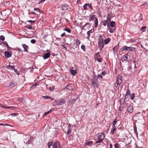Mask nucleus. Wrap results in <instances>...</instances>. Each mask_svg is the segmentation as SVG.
Here are the masks:
<instances>
[{"instance_id":"obj_23","label":"nucleus","mask_w":148,"mask_h":148,"mask_svg":"<svg viewBox=\"0 0 148 148\" xmlns=\"http://www.w3.org/2000/svg\"><path fill=\"white\" fill-rule=\"evenodd\" d=\"M130 90H128L126 92V93L125 94V98L124 99V101H125V100L127 98L126 96L128 95H130Z\"/></svg>"},{"instance_id":"obj_60","label":"nucleus","mask_w":148,"mask_h":148,"mask_svg":"<svg viewBox=\"0 0 148 148\" xmlns=\"http://www.w3.org/2000/svg\"><path fill=\"white\" fill-rule=\"evenodd\" d=\"M85 26H85V25L83 26H81V28L82 30H83Z\"/></svg>"},{"instance_id":"obj_51","label":"nucleus","mask_w":148,"mask_h":148,"mask_svg":"<svg viewBox=\"0 0 148 148\" xmlns=\"http://www.w3.org/2000/svg\"><path fill=\"white\" fill-rule=\"evenodd\" d=\"M36 42V40L35 39H32L31 40V42L32 44H34Z\"/></svg>"},{"instance_id":"obj_36","label":"nucleus","mask_w":148,"mask_h":148,"mask_svg":"<svg viewBox=\"0 0 148 148\" xmlns=\"http://www.w3.org/2000/svg\"><path fill=\"white\" fill-rule=\"evenodd\" d=\"M87 6H88V3H86L83 6V8L84 10H88Z\"/></svg>"},{"instance_id":"obj_53","label":"nucleus","mask_w":148,"mask_h":148,"mask_svg":"<svg viewBox=\"0 0 148 148\" xmlns=\"http://www.w3.org/2000/svg\"><path fill=\"white\" fill-rule=\"evenodd\" d=\"M85 26H88V27H90V24L89 23H87L85 24Z\"/></svg>"},{"instance_id":"obj_2","label":"nucleus","mask_w":148,"mask_h":148,"mask_svg":"<svg viewBox=\"0 0 148 148\" xmlns=\"http://www.w3.org/2000/svg\"><path fill=\"white\" fill-rule=\"evenodd\" d=\"M66 102L63 98H61L56 101V103L57 105H61L65 104Z\"/></svg>"},{"instance_id":"obj_7","label":"nucleus","mask_w":148,"mask_h":148,"mask_svg":"<svg viewBox=\"0 0 148 148\" xmlns=\"http://www.w3.org/2000/svg\"><path fill=\"white\" fill-rule=\"evenodd\" d=\"M52 146L53 148H60L59 143L58 141H56L53 143Z\"/></svg>"},{"instance_id":"obj_44","label":"nucleus","mask_w":148,"mask_h":148,"mask_svg":"<svg viewBox=\"0 0 148 148\" xmlns=\"http://www.w3.org/2000/svg\"><path fill=\"white\" fill-rule=\"evenodd\" d=\"M98 139H99V140H98V141H96V143H100L103 141L102 139L100 138Z\"/></svg>"},{"instance_id":"obj_34","label":"nucleus","mask_w":148,"mask_h":148,"mask_svg":"<svg viewBox=\"0 0 148 148\" xmlns=\"http://www.w3.org/2000/svg\"><path fill=\"white\" fill-rule=\"evenodd\" d=\"M119 49V47H114L113 48V51L114 53Z\"/></svg>"},{"instance_id":"obj_45","label":"nucleus","mask_w":148,"mask_h":148,"mask_svg":"<svg viewBox=\"0 0 148 148\" xmlns=\"http://www.w3.org/2000/svg\"><path fill=\"white\" fill-rule=\"evenodd\" d=\"M135 97V94L134 93H133L132 94L131 96V99L132 100H133L134 99Z\"/></svg>"},{"instance_id":"obj_50","label":"nucleus","mask_w":148,"mask_h":148,"mask_svg":"<svg viewBox=\"0 0 148 148\" xmlns=\"http://www.w3.org/2000/svg\"><path fill=\"white\" fill-rule=\"evenodd\" d=\"M37 85V84H33V85H32L30 87V89H32L34 87H35Z\"/></svg>"},{"instance_id":"obj_26","label":"nucleus","mask_w":148,"mask_h":148,"mask_svg":"<svg viewBox=\"0 0 148 148\" xmlns=\"http://www.w3.org/2000/svg\"><path fill=\"white\" fill-rule=\"evenodd\" d=\"M117 119L116 118L112 122V127H116L115 126L117 123Z\"/></svg>"},{"instance_id":"obj_29","label":"nucleus","mask_w":148,"mask_h":148,"mask_svg":"<svg viewBox=\"0 0 148 148\" xmlns=\"http://www.w3.org/2000/svg\"><path fill=\"white\" fill-rule=\"evenodd\" d=\"M98 45L99 46H104L103 41H99Z\"/></svg>"},{"instance_id":"obj_41","label":"nucleus","mask_w":148,"mask_h":148,"mask_svg":"<svg viewBox=\"0 0 148 148\" xmlns=\"http://www.w3.org/2000/svg\"><path fill=\"white\" fill-rule=\"evenodd\" d=\"M146 26H144L143 27H141V30H142V32H143L144 31H146Z\"/></svg>"},{"instance_id":"obj_24","label":"nucleus","mask_w":148,"mask_h":148,"mask_svg":"<svg viewBox=\"0 0 148 148\" xmlns=\"http://www.w3.org/2000/svg\"><path fill=\"white\" fill-rule=\"evenodd\" d=\"M101 23H103V25L104 26H106L109 22L107 21L104 20L102 21Z\"/></svg>"},{"instance_id":"obj_39","label":"nucleus","mask_w":148,"mask_h":148,"mask_svg":"<svg viewBox=\"0 0 148 148\" xmlns=\"http://www.w3.org/2000/svg\"><path fill=\"white\" fill-rule=\"evenodd\" d=\"M1 44L3 45V46H9L8 45L7 42L5 41L4 42H2V43H1Z\"/></svg>"},{"instance_id":"obj_14","label":"nucleus","mask_w":148,"mask_h":148,"mask_svg":"<svg viewBox=\"0 0 148 148\" xmlns=\"http://www.w3.org/2000/svg\"><path fill=\"white\" fill-rule=\"evenodd\" d=\"M66 88L68 90H72L73 89V85L72 84H70L66 86Z\"/></svg>"},{"instance_id":"obj_55","label":"nucleus","mask_w":148,"mask_h":148,"mask_svg":"<svg viewBox=\"0 0 148 148\" xmlns=\"http://www.w3.org/2000/svg\"><path fill=\"white\" fill-rule=\"evenodd\" d=\"M106 19L107 20H106L107 21H108L109 23V21H110L111 20V18L110 17H107Z\"/></svg>"},{"instance_id":"obj_38","label":"nucleus","mask_w":148,"mask_h":148,"mask_svg":"<svg viewBox=\"0 0 148 148\" xmlns=\"http://www.w3.org/2000/svg\"><path fill=\"white\" fill-rule=\"evenodd\" d=\"M64 30L67 32L68 33H70L71 32V30L69 28H65Z\"/></svg>"},{"instance_id":"obj_52","label":"nucleus","mask_w":148,"mask_h":148,"mask_svg":"<svg viewBox=\"0 0 148 148\" xmlns=\"http://www.w3.org/2000/svg\"><path fill=\"white\" fill-rule=\"evenodd\" d=\"M134 132L137 135H138V132L137 131V128L136 126L134 128Z\"/></svg>"},{"instance_id":"obj_31","label":"nucleus","mask_w":148,"mask_h":148,"mask_svg":"<svg viewBox=\"0 0 148 148\" xmlns=\"http://www.w3.org/2000/svg\"><path fill=\"white\" fill-rule=\"evenodd\" d=\"M70 72L72 75H74L75 74L77 73V72L75 70H72L70 71Z\"/></svg>"},{"instance_id":"obj_18","label":"nucleus","mask_w":148,"mask_h":148,"mask_svg":"<svg viewBox=\"0 0 148 148\" xmlns=\"http://www.w3.org/2000/svg\"><path fill=\"white\" fill-rule=\"evenodd\" d=\"M115 23L114 21H111L110 22V25L113 28H114L115 26Z\"/></svg>"},{"instance_id":"obj_64","label":"nucleus","mask_w":148,"mask_h":148,"mask_svg":"<svg viewBox=\"0 0 148 148\" xmlns=\"http://www.w3.org/2000/svg\"><path fill=\"white\" fill-rule=\"evenodd\" d=\"M53 109H50L49 111H48L49 113L52 111H53Z\"/></svg>"},{"instance_id":"obj_35","label":"nucleus","mask_w":148,"mask_h":148,"mask_svg":"<svg viewBox=\"0 0 148 148\" xmlns=\"http://www.w3.org/2000/svg\"><path fill=\"white\" fill-rule=\"evenodd\" d=\"M42 97L44 99H52L49 96H42Z\"/></svg>"},{"instance_id":"obj_47","label":"nucleus","mask_w":148,"mask_h":148,"mask_svg":"<svg viewBox=\"0 0 148 148\" xmlns=\"http://www.w3.org/2000/svg\"><path fill=\"white\" fill-rule=\"evenodd\" d=\"M34 10H38L39 11V12H42V11L41 10H40L39 9V8H34Z\"/></svg>"},{"instance_id":"obj_13","label":"nucleus","mask_w":148,"mask_h":148,"mask_svg":"<svg viewBox=\"0 0 148 148\" xmlns=\"http://www.w3.org/2000/svg\"><path fill=\"white\" fill-rule=\"evenodd\" d=\"M127 110L128 112L131 113L133 112V107L132 106L130 105L127 107Z\"/></svg>"},{"instance_id":"obj_48","label":"nucleus","mask_w":148,"mask_h":148,"mask_svg":"<svg viewBox=\"0 0 148 148\" xmlns=\"http://www.w3.org/2000/svg\"><path fill=\"white\" fill-rule=\"evenodd\" d=\"M88 6L89 8H90V9L91 10H93V8H92V6L91 5V4L88 3Z\"/></svg>"},{"instance_id":"obj_16","label":"nucleus","mask_w":148,"mask_h":148,"mask_svg":"<svg viewBox=\"0 0 148 148\" xmlns=\"http://www.w3.org/2000/svg\"><path fill=\"white\" fill-rule=\"evenodd\" d=\"M116 129V127H112L110 133L112 134H114V132Z\"/></svg>"},{"instance_id":"obj_58","label":"nucleus","mask_w":148,"mask_h":148,"mask_svg":"<svg viewBox=\"0 0 148 148\" xmlns=\"http://www.w3.org/2000/svg\"><path fill=\"white\" fill-rule=\"evenodd\" d=\"M71 130H68V131L67 132V134H69L71 132Z\"/></svg>"},{"instance_id":"obj_37","label":"nucleus","mask_w":148,"mask_h":148,"mask_svg":"<svg viewBox=\"0 0 148 148\" xmlns=\"http://www.w3.org/2000/svg\"><path fill=\"white\" fill-rule=\"evenodd\" d=\"M75 43L76 46L79 45L80 43V42L78 39H76L75 40Z\"/></svg>"},{"instance_id":"obj_27","label":"nucleus","mask_w":148,"mask_h":148,"mask_svg":"<svg viewBox=\"0 0 148 148\" xmlns=\"http://www.w3.org/2000/svg\"><path fill=\"white\" fill-rule=\"evenodd\" d=\"M94 23L95 24V27L96 28L98 26V21L97 18H96L95 19Z\"/></svg>"},{"instance_id":"obj_9","label":"nucleus","mask_w":148,"mask_h":148,"mask_svg":"<svg viewBox=\"0 0 148 148\" xmlns=\"http://www.w3.org/2000/svg\"><path fill=\"white\" fill-rule=\"evenodd\" d=\"M4 55L7 58H9L11 56L12 53L8 51H6L5 52Z\"/></svg>"},{"instance_id":"obj_8","label":"nucleus","mask_w":148,"mask_h":148,"mask_svg":"<svg viewBox=\"0 0 148 148\" xmlns=\"http://www.w3.org/2000/svg\"><path fill=\"white\" fill-rule=\"evenodd\" d=\"M62 9L64 11L67 10L69 8V6L67 4H63L61 5Z\"/></svg>"},{"instance_id":"obj_19","label":"nucleus","mask_w":148,"mask_h":148,"mask_svg":"<svg viewBox=\"0 0 148 148\" xmlns=\"http://www.w3.org/2000/svg\"><path fill=\"white\" fill-rule=\"evenodd\" d=\"M100 57V55L99 54V52H98L97 53H96L94 55V58L95 59L98 58H99Z\"/></svg>"},{"instance_id":"obj_43","label":"nucleus","mask_w":148,"mask_h":148,"mask_svg":"<svg viewBox=\"0 0 148 148\" xmlns=\"http://www.w3.org/2000/svg\"><path fill=\"white\" fill-rule=\"evenodd\" d=\"M5 40V37L1 35L0 36V40L2 41H4Z\"/></svg>"},{"instance_id":"obj_61","label":"nucleus","mask_w":148,"mask_h":148,"mask_svg":"<svg viewBox=\"0 0 148 148\" xmlns=\"http://www.w3.org/2000/svg\"><path fill=\"white\" fill-rule=\"evenodd\" d=\"M49 113L48 111L47 112H45L43 114V116H45L46 115L49 114Z\"/></svg>"},{"instance_id":"obj_59","label":"nucleus","mask_w":148,"mask_h":148,"mask_svg":"<svg viewBox=\"0 0 148 148\" xmlns=\"http://www.w3.org/2000/svg\"><path fill=\"white\" fill-rule=\"evenodd\" d=\"M114 146L115 147V148H119L118 145L117 144H114Z\"/></svg>"},{"instance_id":"obj_54","label":"nucleus","mask_w":148,"mask_h":148,"mask_svg":"<svg viewBox=\"0 0 148 148\" xmlns=\"http://www.w3.org/2000/svg\"><path fill=\"white\" fill-rule=\"evenodd\" d=\"M28 14H34V15H36V13H35V12H30L29 11L28 13Z\"/></svg>"},{"instance_id":"obj_6","label":"nucleus","mask_w":148,"mask_h":148,"mask_svg":"<svg viewBox=\"0 0 148 148\" xmlns=\"http://www.w3.org/2000/svg\"><path fill=\"white\" fill-rule=\"evenodd\" d=\"M48 52L47 53H45V55L43 56V58L44 59H46L49 57L50 55V52L47 50L46 51Z\"/></svg>"},{"instance_id":"obj_12","label":"nucleus","mask_w":148,"mask_h":148,"mask_svg":"<svg viewBox=\"0 0 148 148\" xmlns=\"http://www.w3.org/2000/svg\"><path fill=\"white\" fill-rule=\"evenodd\" d=\"M98 135L99 136H98V138L101 139L102 140L104 139L105 136L104 133H99Z\"/></svg>"},{"instance_id":"obj_32","label":"nucleus","mask_w":148,"mask_h":148,"mask_svg":"<svg viewBox=\"0 0 148 148\" xmlns=\"http://www.w3.org/2000/svg\"><path fill=\"white\" fill-rule=\"evenodd\" d=\"M103 38L102 36L101 35H99L98 38L99 41H103Z\"/></svg>"},{"instance_id":"obj_21","label":"nucleus","mask_w":148,"mask_h":148,"mask_svg":"<svg viewBox=\"0 0 148 148\" xmlns=\"http://www.w3.org/2000/svg\"><path fill=\"white\" fill-rule=\"evenodd\" d=\"M93 141L92 140L89 141L85 143V145H86L89 146L92 145L93 143Z\"/></svg>"},{"instance_id":"obj_22","label":"nucleus","mask_w":148,"mask_h":148,"mask_svg":"<svg viewBox=\"0 0 148 148\" xmlns=\"http://www.w3.org/2000/svg\"><path fill=\"white\" fill-rule=\"evenodd\" d=\"M77 100V98L71 99H70L69 101L71 103H74Z\"/></svg>"},{"instance_id":"obj_42","label":"nucleus","mask_w":148,"mask_h":148,"mask_svg":"<svg viewBox=\"0 0 148 148\" xmlns=\"http://www.w3.org/2000/svg\"><path fill=\"white\" fill-rule=\"evenodd\" d=\"M92 33V32L91 29L90 30L87 32V34L88 35V37H89L90 36V33Z\"/></svg>"},{"instance_id":"obj_10","label":"nucleus","mask_w":148,"mask_h":148,"mask_svg":"<svg viewBox=\"0 0 148 148\" xmlns=\"http://www.w3.org/2000/svg\"><path fill=\"white\" fill-rule=\"evenodd\" d=\"M29 139L28 140V141L26 142V144L27 145L32 144L33 141V137L30 136L29 137Z\"/></svg>"},{"instance_id":"obj_17","label":"nucleus","mask_w":148,"mask_h":148,"mask_svg":"<svg viewBox=\"0 0 148 148\" xmlns=\"http://www.w3.org/2000/svg\"><path fill=\"white\" fill-rule=\"evenodd\" d=\"M110 41V38H108L104 40V43L105 44H108Z\"/></svg>"},{"instance_id":"obj_1","label":"nucleus","mask_w":148,"mask_h":148,"mask_svg":"<svg viewBox=\"0 0 148 148\" xmlns=\"http://www.w3.org/2000/svg\"><path fill=\"white\" fill-rule=\"evenodd\" d=\"M122 82V77L121 75H119L116 79V83L115 84V87H117L118 85H120Z\"/></svg>"},{"instance_id":"obj_5","label":"nucleus","mask_w":148,"mask_h":148,"mask_svg":"<svg viewBox=\"0 0 148 148\" xmlns=\"http://www.w3.org/2000/svg\"><path fill=\"white\" fill-rule=\"evenodd\" d=\"M107 28L108 29H109V32L110 33H113L115 31L116 27H115L114 28H110L109 26L110 24H109V23H108V24L107 25Z\"/></svg>"},{"instance_id":"obj_49","label":"nucleus","mask_w":148,"mask_h":148,"mask_svg":"<svg viewBox=\"0 0 148 148\" xmlns=\"http://www.w3.org/2000/svg\"><path fill=\"white\" fill-rule=\"evenodd\" d=\"M14 72L18 75H19V73L18 72V71L16 69H15V68L14 69Z\"/></svg>"},{"instance_id":"obj_25","label":"nucleus","mask_w":148,"mask_h":148,"mask_svg":"<svg viewBox=\"0 0 148 148\" xmlns=\"http://www.w3.org/2000/svg\"><path fill=\"white\" fill-rule=\"evenodd\" d=\"M25 27L29 29H34L33 28V27L32 25H27Z\"/></svg>"},{"instance_id":"obj_40","label":"nucleus","mask_w":148,"mask_h":148,"mask_svg":"<svg viewBox=\"0 0 148 148\" xmlns=\"http://www.w3.org/2000/svg\"><path fill=\"white\" fill-rule=\"evenodd\" d=\"M53 142L52 141H49L48 144V148H50V146H51Z\"/></svg>"},{"instance_id":"obj_33","label":"nucleus","mask_w":148,"mask_h":148,"mask_svg":"<svg viewBox=\"0 0 148 148\" xmlns=\"http://www.w3.org/2000/svg\"><path fill=\"white\" fill-rule=\"evenodd\" d=\"M95 60L96 61H97L99 62H102V58L100 57L99 58H98L95 59Z\"/></svg>"},{"instance_id":"obj_46","label":"nucleus","mask_w":148,"mask_h":148,"mask_svg":"<svg viewBox=\"0 0 148 148\" xmlns=\"http://www.w3.org/2000/svg\"><path fill=\"white\" fill-rule=\"evenodd\" d=\"M102 77V75L101 74H99L97 76V78L99 79H101Z\"/></svg>"},{"instance_id":"obj_20","label":"nucleus","mask_w":148,"mask_h":148,"mask_svg":"<svg viewBox=\"0 0 148 148\" xmlns=\"http://www.w3.org/2000/svg\"><path fill=\"white\" fill-rule=\"evenodd\" d=\"M27 47H22V49H23V50H22V49H21L20 48H18V49L21 51H26L27 52L28 51L27 49Z\"/></svg>"},{"instance_id":"obj_56","label":"nucleus","mask_w":148,"mask_h":148,"mask_svg":"<svg viewBox=\"0 0 148 148\" xmlns=\"http://www.w3.org/2000/svg\"><path fill=\"white\" fill-rule=\"evenodd\" d=\"M35 21H32V20H29L28 21H27L26 23H27L28 22H29V23H31L32 24L33 23H34V22H35Z\"/></svg>"},{"instance_id":"obj_3","label":"nucleus","mask_w":148,"mask_h":148,"mask_svg":"<svg viewBox=\"0 0 148 148\" xmlns=\"http://www.w3.org/2000/svg\"><path fill=\"white\" fill-rule=\"evenodd\" d=\"M135 48L133 47H123V50H125L127 51H133L135 50Z\"/></svg>"},{"instance_id":"obj_11","label":"nucleus","mask_w":148,"mask_h":148,"mask_svg":"<svg viewBox=\"0 0 148 148\" xmlns=\"http://www.w3.org/2000/svg\"><path fill=\"white\" fill-rule=\"evenodd\" d=\"M91 82L94 87H97L98 84L97 82H95L93 79H92Z\"/></svg>"},{"instance_id":"obj_62","label":"nucleus","mask_w":148,"mask_h":148,"mask_svg":"<svg viewBox=\"0 0 148 148\" xmlns=\"http://www.w3.org/2000/svg\"><path fill=\"white\" fill-rule=\"evenodd\" d=\"M0 125L1 126L3 125L8 126V125L7 124H6L0 123Z\"/></svg>"},{"instance_id":"obj_4","label":"nucleus","mask_w":148,"mask_h":148,"mask_svg":"<svg viewBox=\"0 0 148 148\" xmlns=\"http://www.w3.org/2000/svg\"><path fill=\"white\" fill-rule=\"evenodd\" d=\"M128 55L125 54L122 57L121 60L122 62H126L128 61Z\"/></svg>"},{"instance_id":"obj_57","label":"nucleus","mask_w":148,"mask_h":148,"mask_svg":"<svg viewBox=\"0 0 148 148\" xmlns=\"http://www.w3.org/2000/svg\"><path fill=\"white\" fill-rule=\"evenodd\" d=\"M106 74V73L105 71H103L101 73V74L102 75H103V76H104Z\"/></svg>"},{"instance_id":"obj_63","label":"nucleus","mask_w":148,"mask_h":148,"mask_svg":"<svg viewBox=\"0 0 148 148\" xmlns=\"http://www.w3.org/2000/svg\"><path fill=\"white\" fill-rule=\"evenodd\" d=\"M49 89L50 90L52 91L53 90V87H49Z\"/></svg>"},{"instance_id":"obj_28","label":"nucleus","mask_w":148,"mask_h":148,"mask_svg":"<svg viewBox=\"0 0 148 148\" xmlns=\"http://www.w3.org/2000/svg\"><path fill=\"white\" fill-rule=\"evenodd\" d=\"M7 68L8 69H9L12 70V69L14 70V67L13 66L8 65L7 66Z\"/></svg>"},{"instance_id":"obj_15","label":"nucleus","mask_w":148,"mask_h":148,"mask_svg":"<svg viewBox=\"0 0 148 148\" xmlns=\"http://www.w3.org/2000/svg\"><path fill=\"white\" fill-rule=\"evenodd\" d=\"M17 84V83L16 82H12L10 83L9 85V86L10 88H13Z\"/></svg>"},{"instance_id":"obj_30","label":"nucleus","mask_w":148,"mask_h":148,"mask_svg":"<svg viewBox=\"0 0 148 148\" xmlns=\"http://www.w3.org/2000/svg\"><path fill=\"white\" fill-rule=\"evenodd\" d=\"M96 18L95 15H93L91 16H90V17L89 18V21H90L91 20H93L94 19Z\"/></svg>"}]
</instances>
